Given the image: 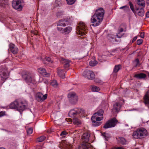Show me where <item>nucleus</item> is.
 <instances>
[{"label": "nucleus", "instance_id": "1a4fd4ad", "mask_svg": "<svg viewBox=\"0 0 149 149\" xmlns=\"http://www.w3.org/2000/svg\"><path fill=\"white\" fill-rule=\"evenodd\" d=\"M22 2V0H13L12 2L13 7L18 11H21L23 8Z\"/></svg>", "mask_w": 149, "mask_h": 149}, {"label": "nucleus", "instance_id": "c85d7f7f", "mask_svg": "<svg viewBox=\"0 0 149 149\" xmlns=\"http://www.w3.org/2000/svg\"><path fill=\"white\" fill-rule=\"evenodd\" d=\"M92 91L93 92H98L100 90V88L95 86H92L91 87Z\"/></svg>", "mask_w": 149, "mask_h": 149}, {"label": "nucleus", "instance_id": "052dcab7", "mask_svg": "<svg viewBox=\"0 0 149 149\" xmlns=\"http://www.w3.org/2000/svg\"><path fill=\"white\" fill-rule=\"evenodd\" d=\"M125 126H128V125L126 124V125H125Z\"/></svg>", "mask_w": 149, "mask_h": 149}, {"label": "nucleus", "instance_id": "bb28decb", "mask_svg": "<svg viewBox=\"0 0 149 149\" xmlns=\"http://www.w3.org/2000/svg\"><path fill=\"white\" fill-rule=\"evenodd\" d=\"M90 70H85L83 73V75L85 77L88 79V75L90 73Z\"/></svg>", "mask_w": 149, "mask_h": 149}, {"label": "nucleus", "instance_id": "6e6d98bb", "mask_svg": "<svg viewBox=\"0 0 149 149\" xmlns=\"http://www.w3.org/2000/svg\"><path fill=\"white\" fill-rule=\"evenodd\" d=\"M44 83H46V84H47V83H48V81H47V80H45V81H44Z\"/></svg>", "mask_w": 149, "mask_h": 149}, {"label": "nucleus", "instance_id": "bf43d9fd", "mask_svg": "<svg viewBox=\"0 0 149 149\" xmlns=\"http://www.w3.org/2000/svg\"><path fill=\"white\" fill-rule=\"evenodd\" d=\"M43 63L44 64H46V63H45V62H44V61H43Z\"/></svg>", "mask_w": 149, "mask_h": 149}, {"label": "nucleus", "instance_id": "20e7f679", "mask_svg": "<svg viewBox=\"0 0 149 149\" xmlns=\"http://www.w3.org/2000/svg\"><path fill=\"white\" fill-rule=\"evenodd\" d=\"M84 110L82 108H76L70 110L69 113V116L71 117L76 116H81L82 114H84Z\"/></svg>", "mask_w": 149, "mask_h": 149}, {"label": "nucleus", "instance_id": "58836bf2", "mask_svg": "<svg viewBox=\"0 0 149 149\" xmlns=\"http://www.w3.org/2000/svg\"><path fill=\"white\" fill-rule=\"evenodd\" d=\"M55 4L57 6H60L61 4V0H56Z\"/></svg>", "mask_w": 149, "mask_h": 149}, {"label": "nucleus", "instance_id": "2f4dec72", "mask_svg": "<svg viewBox=\"0 0 149 149\" xmlns=\"http://www.w3.org/2000/svg\"><path fill=\"white\" fill-rule=\"evenodd\" d=\"M120 9H123V10L125 11H128L130 10L129 7L126 5L121 7L120 8Z\"/></svg>", "mask_w": 149, "mask_h": 149}, {"label": "nucleus", "instance_id": "7c9ffc66", "mask_svg": "<svg viewBox=\"0 0 149 149\" xmlns=\"http://www.w3.org/2000/svg\"><path fill=\"white\" fill-rule=\"evenodd\" d=\"M119 141L121 144L123 145L125 144L126 142L124 138L121 137L120 138Z\"/></svg>", "mask_w": 149, "mask_h": 149}, {"label": "nucleus", "instance_id": "c03bdc74", "mask_svg": "<svg viewBox=\"0 0 149 149\" xmlns=\"http://www.w3.org/2000/svg\"><path fill=\"white\" fill-rule=\"evenodd\" d=\"M74 19V18L73 17H68L67 18V20H66V21L67 22H70L72 21Z\"/></svg>", "mask_w": 149, "mask_h": 149}, {"label": "nucleus", "instance_id": "3c124183", "mask_svg": "<svg viewBox=\"0 0 149 149\" xmlns=\"http://www.w3.org/2000/svg\"><path fill=\"white\" fill-rule=\"evenodd\" d=\"M95 82L97 83L100 82V80L98 79H95Z\"/></svg>", "mask_w": 149, "mask_h": 149}, {"label": "nucleus", "instance_id": "f03ea898", "mask_svg": "<svg viewBox=\"0 0 149 149\" xmlns=\"http://www.w3.org/2000/svg\"><path fill=\"white\" fill-rule=\"evenodd\" d=\"M27 106V103L26 101H22L18 99L11 103L10 107L11 109H16L19 112L23 111Z\"/></svg>", "mask_w": 149, "mask_h": 149}, {"label": "nucleus", "instance_id": "b1692460", "mask_svg": "<svg viewBox=\"0 0 149 149\" xmlns=\"http://www.w3.org/2000/svg\"><path fill=\"white\" fill-rule=\"evenodd\" d=\"M144 99L145 103L146 104H148V106L149 107V96L147 94L145 95Z\"/></svg>", "mask_w": 149, "mask_h": 149}, {"label": "nucleus", "instance_id": "f257e3e1", "mask_svg": "<svg viewBox=\"0 0 149 149\" xmlns=\"http://www.w3.org/2000/svg\"><path fill=\"white\" fill-rule=\"evenodd\" d=\"M104 14V11L103 8L97 9L92 17L91 22L93 23L92 25L94 26H98L102 21Z\"/></svg>", "mask_w": 149, "mask_h": 149}, {"label": "nucleus", "instance_id": "e433bc0d", "mask_svg": "<svg viewBox=\"0 0 149 149\" xmlns=\"http://www.w3.org/2000/svg\"><path fill=\"white\" fill-rule=\"evenodd\" d=\"M134 63L135 65V66L136 67L139 66L140 65L139 60L138 58H137L135 59L134 62Z\"/></svg>", "mask_w": 149, "mask_h": 149}, {"label": "nucleus", "instance_id": "a211bd4d", "mask_svg": "<svg viewBox=\"0 0 149 149\" xmlns=\"http://www.w3.org/2000/svg\"><path fill=\"white\" fill-rule=\"evenodd\" d=\"M72 28L71 27L68 26L65 28L61 32L63 34H68L71 32L72 30Z\"/></svg>", "mask_w": 149, "mask_h": 149}, {"label": "nucleus", "instance_id": "49530a36", "mask_svg": "<svg viewBox=\"0 0 149 149\" xmlns=\"http://www.w3.org/2000/svg\"><path fill=\"white\" fill-rule=\"evenodd\" d=\"M140 36L142 38H143L144 37V33L143 32H141L140 33Z\"/></svg>", "mask_w": 149, "mask_h": 149}, {"label": "nucleus", "instance_id": "5701e85b", "mask_svg": "<svg viewBox=\"0 0 149 149\" xmlns=\"http://www.w3.org/2000/svg\"><path fill=\"white\" fill-rule=\"evenodd\" d=\"M8 4V0H0V6L4 7Z\"/></svg>", "mask_w": 149, "mask_h": 149}, {"label": "nucleus", "instance_id": "f3484780", "mask_svg": "<svg viewBox=\"0 0 149 149\" xmlns=\"http://www.w3.org/2000/svg\"><path fill=\"white\" fill-rule=\"evenodd\" d=\"M38 72L41 74L43 76L46 77H49L50 76V74L47 73L45 69L42 68H40L38 69Z\"/></svg>", "mask_w": 149, "mask_h": 149}, {"label": "nucleus", "instance_id": "ea45409f", "mask_svg": "<svg viewBox=\"0 0 149 149\" xmlns=\"http://www.w3.org/2000/svg\"><path fill=\"white\" fill-rule=\"evenodd\" d=\"M33 131V129L31 128H29L27 130V132L28 134H30L32 133Z\"/></svg>", "mask_w": 149, "mask_h": 149}, {"label": "nucleus", "instance_id": "680f3d73", "mask_svg": "<svg viewBox=\"0 0 149 149\" xmlns=\"http://www.w3.org/2000/svg\"><path fill=\"white\" fill-rule=\"evenodd\" d=\"M148 76L149 77V73L148 74Z\"/></svg>", "mask_w": 149, "mask_h": 149}, {"label": "nucleus", "instance_id": "aec40b11", "mask_svg": "<svg viewBox=\"0 0 149 149\" xmlns=\"http://www.w3.org/2000/svg\"><path fill=\"white\" fill-rule=\"evenodd\" d=\"M137 4L141 7H144L145 6V1L144 0H135Z\"/></svg>", "mask_w": 149, "mask_h": 149}, {"label": "nucleus", "instance_id": "79ce46f5", "mask_svg": "<svg viewBox=\"0 0 149 149\" xmlns=\"http://www.w3.org/2000/svg\"><path fill=\"white\" fill-rule=\"evenodd\" d=\"M123 29L122 28H121L120 29L119 31V33H118V34H117V36L118 38H120L122 36V35L121 36H119V33H120L123 32Z\"/></svg>", "mask_w": 149, "mask_h": 149}, {"label": "nucleus", "instance_id": "dca6fc26", "mask_svg": "<svg viewBox=\"0 0 149 149\" xmlns=\"http://www.w3.org/2000/svg\"><path fill=\"white\" fill-rule=\"evenodd\" d=\"M9 49L11 52L14 54H15L17 53L18 52V49L16 47H15V45L13 44H10L9 45Z\"/></svg>", "mask_w": 149, "mask_h": 149}, {"label": "nucleus", "instance_id": "de8ad7c7", "mask_svg": "<svg viewBox=\"0 0 149 149\" xmlns=\"http://www.w3.org/2000/svg\"><path fill=\"white\" fill-rule=\"evenodd\" d=\"M59 26H58L57 27V29L58 30L60 31H61L62 32V31L63 30V28L61 27H59Z\"/></svg>", "mask_w": 149, "mask_h": 149}, {"label": "nucleus", "instance_id": "864d4df0", "mask_svg": "<svg viewBox=\"0 0 149 149\" xmlns=\"http://www.w3.org/2000/svg\"><path fill=\"white\" fill-rule=\"evenodd\" d=\"M147 3L149 5V0H147Z\"/></svg>", "mask_w": 149, "mask_h": 149}, {"label": "nucleus", "instance_id": "9b49d317", "mask_svg": "<svg viewBox=\"0 0 149 149\" xmlns=\"http://www.w3.org/2000/svg\"><path fill=\"white\" fill-rule=\"evenodd\" d=\"M69 101L72 104L76 103L78 100L77 97L75 93L70 92L68 95Z\"/></svg>", "mask_w": 149, "mask_h": 149}, {"label": "nucleus", "instance_id": "e2e57ef3", "mask_svg": "<svg viewBox=\"0 0 149 149\" xmlns=\"http://www.w3.org/2000/svg\"><path fill=\"white\" fill-rule=\"evenodd\" d=\"M3 130H4L5 131H6V130H3V129H2Z\"/></svg>", "mask_w": 149, "mask_h": 149}, {"label": "nucleus", "instance_id": "c9c22d12", "mask_svg": "<svg viewBox=\"0 0 149 149\" xmlns=\"http://www.w3.org/2000/svg\"><path fill=\"white\" fill-rule=\"evenodd\" d=\"M129 3L130 8L131 10L133 11L134 13H135V10L134 9V7L133 6V4L131 1L129 2Z\"/></svg>", "mask_w": 149, "mask_h": 149}, {"label": "nucleus", "instance_id": "39448f33", "mask_svg": "<svg viewBox=\"0 0 149 149\" xmlns=\"http://www.w3.org/2000/svg\"><path fill=\"white\" fill-rule=\"evenodd\" d=\"M147 132L144 128H141L134 131L133 133L132 136L135 139L142 138L147 135Z\"/></svg>", "mask_w": 149, "mask_h": 149}, {"label": "nucleus", "instance_id": "72a5a7b5", "mask_svg": "<svg viewBox=\"0 0 149 149\" xmlns=\"http://www.w3.org/2000/svg\"><path fill=\"white\" fill-rule=\"evenodd\" d=\"M67 3L69 5L73 4L75 2L76 0H66Z\"/></svg>", "mask_w": 149, "mask_h": 149}, {"label": "nucleus", "instance_id": "5fc2aeb1", "mask_svg": "<svg viewBox=\"0 0 149 149\" xmlns=\"http://www.w3.org/2000/svg\"><path fill=\"white\" fill-rule=\"evenodd\" d=\"M61 13L60 12H58L57 13V14L58 16L60 15V13Z\"/></svg>", "mask_w": 149, "mask_h": 149}, {"label": "nucleus", "instance_id": "9d476101", "mask_svg": "<svg viewBox=\"0 0 149 149\" xmlns=\"http://www.w3.org/2000/svg\"><path fill=\"white\" fill-rule=\"evenodd\" d=\"M118 122V120L114 118L108 121L104 125L103 127L105 129L113 127Z\"/></svg>", "mask_w": 149, "mask_h": 149}, {"label": "nucleus", "instance_id": "4be33fe9", "mask_svg": "<svg viewBox=\"0 0 149 149\" xmlns=\"http://www.w3.org/2000/svg\"><path fill=\"white\" fill-rule=\"evenodd\" d=\"M58 74L61 78L63 79L65 78V73L63 70H58Z\"/></svg>", "mask_w": 149, "mask_h": 149}, {"label": "nucleus", "instance_id": "37998d69", "mask_svg": "<svg viewBox=\"0 0 149 149\" xmlns=\"http://www.w3.org/2000/svg\"><path fill=\"white\" fill-rule=\"evenodd\" d=\"M143 42V40L141 39H140L137 41V43L138 45H140L142 44Z\"/></svg>", "mask_w": 149, "mask_h": 149}, {"label": "nucleus", "instance_id": "ddd939ff", "mask_svg": "<svg viewBox=\"0 0 149 149\" xmlns=\"http://www.w3.org/2000/svg\"><path fill=\"white\" fill-rule=\"evenodd\" d=\"M1 79L3 81H5L8 77V74L6 69H4V71H1L0 72Z\"/></svg>", "mask_w": 149, "mask_h": 149}, {"label": "nucleus", "instance_id": "393cba45", "mask_svg": "<svg viewBox=\"0 0 149 149\" xmlns=\"http://www.w3.org/2000/svg\"><path fill=\"white\" fill-rule=\"evenodd\" d=\"M121 68V65L120 64L116 65L113 69V72L115 73L117 72Z\"/></svg>", "mask_w": 149, "mask_h": 149}, {"label": "nucleus", "instance_id": "a19ab883", "mask_svg": "<svg viewBox=\"0 0 149 149\" xmlns=\"http://www.w3.org/2000/svg\"><path fill=\"white\" fill-rule=\"evenodd\" d=\"M67 132L65 131H63L61 132L60 134V136L62 137H65V135L67 134Z\"/></svg>", "mask_w": 149, "mask_h": 149}, {"label": "nucleus", "instance_id": "f8f14e48", "mask_svg": "<svg viewBox=\"0 0 149 149\" xmlns=\"http://www.w3.org/2000/svg\"><path fill=\"white\" fill-rule=\"evenodd\" d=\"M47 95L45 94L44 95L41 93H38L36 95V99L38 101H43L46 99L47 97Z\"/></svg>", "mask_w": 149, "mask_h": 149}, {"label": "nucleus", "instance_id": "09e8293b", "mask_svg": "<svg viewBox=\"0 0 149 149\" xmlns=\"http://www.w3.org/2000/svg\"><path fill=\"white\" fill-rule=\"evenodd\" d=\"M137 36H135L134 38L132 40V42H134V41H135L136 39H137Z\"/></svg>", "mask_w": 149, "mask_h": 149}, {"label": "nucleus", "instance_id": "473e14b6", "mask_svg": "<svg viewBox=\"0 0 149 149\" xmlns=\"http://www.w3.org/2000/svg\"><path fill=\"white\" fill-rule=\"evenodd\" d=\"M45 138V136H42L38 138L37 141L38 142H41L43 141Z\"/></svg>", "mask_w": 149, "mask_h": 149}, {"label": "nucleus", "instance_id": "c756f323", "mask_svg": "<svg viewBox=\"0 0 149 149\" xmlns=\"http://www.w3.org/2000/svg\"><path fill=\"white\" fill-rule=\"evenodd\" d=\"M97 62L95 60H91L89 62V64L91 66H94L96 65L97 64Z\"/></svg>", "mask_w": 149, "mask_h": 149}, {"label": "nucleus", "instance_id": "0eeeda50", "mask_svg": "<svg viewBox=\"0 0 149 149\" xmlns=\"http://www.w3.org/2000/svg\"><path fill=\"white\" fill-rule=\"evenodd\" d=\"M22 77L25 82L29 84H34L36 83L34 76L30 73H27L23 74Z\"/></svg>", "mask_w": 149, "mask_h": 149}, {"label": "nucleus", "instance_id": "4d7b16f0", "mask_svg": "<svg viewBox=\"0 0 149 149\" xmlns=\"http://www.w3.org/2000/svg\"><path fill=\"white\" fill-rule=\"evenodd\" d=\"M0 149H5L4 148H0Z\"/></svg>", "mask_w": 149, "mask_h": 149}, {"label": "nucleus", "instance_id": "2eb2a0df", "mask_svg": "<svg viewBox=\"0 0 149 149\" xmlns=\"http://www.w3.org/2000/svg\"><path fill=\"white\" fill-rule=\"evenodd\" d=\"M144 7H141L140 8L136 7V10L134 13H136L139 16H142L144 15V12L143 10Z\"/></svg>", "mask_w": 149, "mask_h": 149}, {"label": "nucleus", "instance_id": "423d86ee", "mask_svg": "<svg viewBox=\"0 0 149 149\" xmlns=\"http://www.w3.org/2000/svg\"><path fill=\"white\" fill-rule=\"evenodd\" d=\"M90 135L88 133H84L82 137L83 141L86 143L83 144L81 146L79 147V149H91L89 147V145H87L86 143L89 141V139Z\"/></svg>", "mask_w": 149, "mask_h": 149}, {"label": "nucleus", "instance_id": "6ab92c4d", "mask_svg": "<svg viewBox=\"0 0 149 149\" xmlns=\"http://www.w3.org/2000/svg\"><path fill=\"white\" fill-rule=\"evenodd\" d=\"M60 61L62 63L65 64L64 66L65 68H67L69 66V63L71 62L70 60L61 58Z\"/></svg>", "mask_w": 149, "mask_h": 149}, {"label": "nucleus", "instance_id": "6e6552de", "mask_svg": "<svg viewBox=\"0 0 149 149\" xmlns=\"http://www.w3.org/2000/svg\"><path fill=\"white\" fill-rule=\"evenodd\" d=\"M86 31V28L85 24L83 22H80L77 29L78 34L81 36L85 35Z\"/></svg>", "mask_w": 149, "mask_h": 149}, {"label": "nucleus", "instance_id": "8fccbe9b", "mask_svg": "<svg viewBox=\"0 0 149 149\" xmlns=\"http://www.w3.org/2000/svg\"><path fill=\"white\" fill-rule=\"evenodd\" d=\"M146 16L147 17H149V11L146 13Z\"/></svg>", "mask_w": 149, "mask_h": 149}, {"label": "nucleus", "instance_id": "4468645a", "mask_svg": "<svg viewBox=\"0 0 149 149\" xmlns=\"http://www.w3.org/2000/svg\"><path fill=\"white\" fill-rule=\"evenodd\" d=\"M121 104L118 102H116L113 105V107L112 109L113 112H118L119 111L121 107Z\"/></svg>", "mask_w": 149, "mask_h": 149}, {"label": "nucleus", "instance_id": "a878e982", "mask_svg": "<svg viewBox=\"0 0 149 149\" xmlns=\"http://www.w3.org/2000/svg\"><path fill=\"white\" fill-rule=\"evenodd\" d=\"M90 73L88 75V79L90 80H93L95 77V75L94 73L92 71H90Z\"/></svg>", "mask_w": 149, "mask_h": 149}, {"label": "nucleus", "instance_id": "f704fd0d", "mask_svg": "<svg viewBox=\"0 0 149 149\" xmlns=\"http://www.w3.org/2000/svg\"><path fill=\"white\" fill-rule=\"evenodd\" d=\"M51 84L52 86L54 87H56L57 86L58 84L57 81L55 80H54L51 82Z\"/></svg>", "mask_w": 149, "mask_h": 149}, {"label": "nucleus", "instance_id": "13d9d810", "mask_svg": "<svg viewBox=\"0 0 149 149\" xmlns=\"http://www.w3.org/2000/svg\"><path fill=\"white\" fill-rule=\"evenodd\" d=\"M34 34L35 35H37V34H36V33H34Z\"/></svg>", "mask_w": 149, "mask_h": 149}, {"label": "nucleus", "instance_id": "412c9836", "mask_svg": "<svg viewBox=\"0 0 149 149\" xmlns=\"http://www.w3.org/2000/svg\"><path fill=\"white\" fill-rule=\"evenodd\" d=\"M146 75L143 73L136 74L134 76V77L139 79H143L146 77Z\"/></svg>", "mask_w": 149, "mask_h": 149}, {"label": "nucleus", "instance_id": "a18cd8bd", "mask_svg": "<svg viewBox=\"0 0 149 149\" xmlns=\"http://www.w3.org/2000/svg\"><path fill=\"white\" fill-rule=\"evenodd\" d=\"M45 60L48 62H51V63H52V61H51L50 58L49 57H46L45 58Z\"/></svg>", "mask_w": 149, "mask_h": 149}, {"label": "nucleus", "instance_id": "7ed1b4c3", "mask_svg": "<svg viewBox=\"0 0 149 149\" xmlns=\"http://www.w3.org/2000/svg\"><path fill=\"white\" fill-rule=\"evenodd\" d=\"M104 111L100 109L97 112L94 113L91 118L93 125L95 126H98L100 125L102 123V122H99L103 119Z\"/></svg>", "mask_w": 149, "mask_h": 149}, {"label": "nucleus", "instance_id": "cd10ccee", "mask_svg": "<svg viewBox=\"0 0 149 149\" xmlns=\"http://www.w3.org/2000/svg\"><path fill=\"white\" fill-rule=\"evenodd\" d=\"M73 123L76 125H79L81 123L80 120L77 118H75L73 119Z\"/></svg>", "mask_w": 149, "mask_h": 149}, {"label": "nucleus", "instance_id": "603ef678", "mask_svg": "<svg viewBox=\"0 0 149 149\" xmlns=\"http://www.w3.org/2000/svg\"><path fill=\"white\" fill-rule=\"evenodd\" d=\"M4 114L2 112H0V117H1L3 116Z\"/></svg>", "mask_w": 149, "mask_h": 149}, {"label": "nucleus", "instance_id": "4c0bfd02", "mask_svg": "<svg viewBox=\"0 0 149 149\" xmlns=\"http://www.w3.org/2000/svg\"><path fill=\"white\" fill-rule=\"evenodd\" d=\"M57 26H66V24L64 22V21H63L59 22L58 23Z\"/></svg>", "mask_w": 149, "mask_h": 149}]
</instances>
